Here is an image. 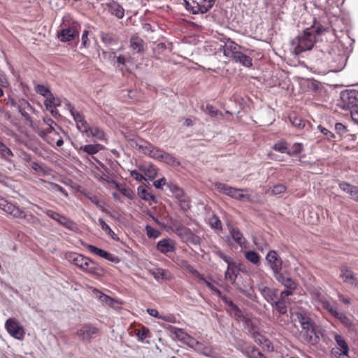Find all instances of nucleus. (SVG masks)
Segmentation results:
<instances>
[{"label":"nucleus","instance_id":"obj_1","mask_svg":"<svg viewBox=\"0 0 358 358\" xmlns=\"http://www.w3.org/2000/svg\"><path fill=\"white\" fill-rule=\"evenodd\" d=\"M294 320L298 322L301 327L299 338L303 343H316L318 337L315 333L311 320L300 313H296Z\"/></svg>","mask_w":358,"mask_h":358},{"label":"nucleus","instance_id":"obj_2","mask_svg":"<svg viewBox=\"0 0 358 358\" xmlns=\"http://www.w3.org/2000/svg\"><path fill=\"white\" fill-rule=\"evenodd\" d=\"M315 41V35L312 29H306L292 41L294 54L298 55L303 52L310 50Z\"/></svg>","mask_w":358,"mask_h":358},{"label":"nucleus","instance_id":"obj_3","mask_svg":"<svg viewBox=\"0 0 358 358\" xmlns=\"http://www.w3.org/2000/svg\"><path fill=\"white\" fill-rule=\"evenodd\" d=\"M215 0H184L187 10L193 14L205 13L213 6Z\"/></svg>","mask_w":358,"mask_h":358},{"label":"nucleus","instance_id":"obj_4","mask_svg":"<svg viewBox=\"0 0 358 358\" xmlns=\"http://www.w3.org/2000/svg\"><path fill=\"white\" fill-rule=\"evenodd\" d=\"M341 107L350 109L358 106V90H346L341 93Z\"/></svg>","mask_w":358,"mask_h":358},{"label":"nucleus","instance_id":"obj_5","mask_svg":"<svg viewBox=\"0 0 358 358\" xmlns=\"http://www.w3.org/2000/svg\"><path fill=\"white\" fill-rule=\"evenodd\" d=\"M265 259L273 272V277L282 272L283 262L275 250H270Z\"/></svg>","mask_w":358,"mask_h":358},{"label":"nucleus","instance_id":"obj_6","mask_svg":"<svg viewBox=\"0 0 358 358\" xmlns=\"http://www.w3.org/2000/svg\"><path fill=\"white\" fill-rule=\"evenodd\" d=\"M0 208L15 218H24L25 213L17 206L0 196Z\"/></svg>","mask_w":358,"mask_h":358},{"label":"nucleus","instance_id":"obj_7","mask_svg":"<svg viewBox=\"0 0 358 358\" xmlns=\"http://www.w3.org/2000/svg\"><path fill=\"white\" fill-rule=\"evenodd\" d=\"M136 147L144 154L159 161L162 159L163 157L162 155L164 152L162 150L155 147L153 145L146 141H144L142 143H136Z\"/></svg>","mask_w":358,"mask_h":358},{"label":"nucleus","instance_id":"obj_8","mask_svg":"<svg viewBox=\"0 0 358 358\" xmlns=\"http://www.w3.org/2000/svg\"><path fill=\"white\" fill-rule=\"evenodd\" d=\"M66 107L69 110L71 116L75 120L78 129L83 133H86L87 135L89 136L88 130L90 129V127L85 121L83 115L80 113L76 111L73 106L69 102L66 103Z\"/></svg>","mask_w":358,"mask_h":358},{"label":"nucleus","instance_id":"obj_9","mask_svg":"<svg viewBox=\"0 0 358 358\" xmlns=\"http://www.w3.org/2000/svg\"><path fill=\"white\" fill-rule=\"evenodd\" d=\"M6 329L8 334L13 338L22 340L24 336V331L22 327L13 318H9L6 322Z\"/></svg>","mask_w":358,"mask_h":358},{"label":"nucleus","instance_id":"obj_10","mask_svg":"<svg viewBox=\"0 0 358 358\" xmlns=\"http://www.w3.org/2000/svg\"><path fill=\"white\" fill-rule=\"evenodd\" d=\"M99 329L91 324H84L78 331L77 335L83 341H90L99 334Z\"/></svg>","mask_w":358,"mask_h":358},{"label":"nucleus","instance_id":"obj_11","mask_svg":"<svg viewBox=\"0 0 358 358\" xmlns=\"http://www.w3.org/2000/svg\"><path fill=\"white\" fill-rule=\"evenodd\" d=\"M45 213L48 217L56 220L67 229L73 230L76 228L75 222L62 215H60L52 210H46Z\"/></svg>","mask_w":358,"mask_h":358},{"label":"nucleus","instance_id":"obj_12","mask_svg":"<svg viewBox=\"0 0 358 358\" xmlns=\"http://www.w3.org/2000/svg\"><path fill=\"white\" fill-rule=\"evenodd\" d=\"M229 236H228V241L229 245L233 244L230 240L231 238L234 241L238 244L242 248H246L248 247V243L238 229L229 227Z\"/></svg>","mask_w":358,"mask_h":358},{"label":"nucleus","instance_id":"obj_13","mask_svg":"<svg viewBox=\"0 0 358 358\" xmlns=\"http://www.w3.org/2000/svg\"><path fill=\"white\" fill-rule=\"evenodd\" d=\"M173 338L177 339L189 346L193 337L187 334L183 329L169 325L167 328Z\"/></svg>","mask_w":358,"mask_h":358},{"label":"nucleus","instance_id":"obj_14","mask_svg":"<svg viewBox=\"0 0 358 358\" xmlns=\"http://www.w3.org/2000/svg\"><path fill=\"white\" fill-rule=\"evenodd\" d=\"M85 247L92 253L96 255L97 256L104 258L113 263H118L120 262V259L117 256L110 254L107 251L99 248L94 245L87 244Z\"/></svg>","mask_w":358,"mask_h":358},{"label":"nucleus","instance_id":"obj_15","mask_svg":"<svg viewBox=\"0 0 358 358\" xmlns=\"http://www.w3.org/2000/svg\"><path fill=\"white\" fill-rule=\"evenodd\" d=\"M79 34L78 29L76 27H69L67 28L62 29L58 34V38L62 42H69L73 40Z\"/></svg>","mask_w":358,"mask_h":358},{"label":"nucleus","instance_id":"obj_16","mask_svg":"<svg viewBox=\"0 0 358 358\" xmlns=\"http://www.w3.org/2000/svg\"><path fill=\"white\" fill-rule=\"evenodd\" d=\"M257 289L264 299L269 303H271L277 296V289L271 288L264 285L263 283L258 284Z\"/></svg>","mask_w":358,"mask_h":358},{"label":"nucleus","instance_id":"obj_17","mask_svg":"<svg viewBox=\"0 0 358 358\" xmlns=\"http://www.w3.org/2000/svg\"><path fill=\"white\" fill-rule=\"evenodd\" d=\"M340 277L343 279V282L349 284L351 286L358 287V278H355L353 271L344 267L341 269Z\"/></svg>","mask_w":358,"mask_h":358},{"label":"nucleus","instance_id":"obj_18","mask_svg":"<svg viewBox=\"0 0 358 358\" xmlns=\"http://www.w3.org/2000/svg\"><path fill=\"white\" fill-rule=\"evenodd\" d=\"M189 347L193 348L196 352L206 356V357H213L212 350L206 346L202 343L196 341L194 338H192L190 342Z\"/></svg>","mask_w":358,"mask_h":358},{"label":"nucleus","instance_id":"obj_19","mask_svg":"<svg viewBox=\"0 0 358 358\" xmlns=\"http://www.w3.org/2000/svg\"><path fill=\"white\" fill-rule=\"evenodd\" d=\"M249 190L247 189H238L232 187L231 192H229V196L242 201H252L250 194H243V192H248Z\"/></svg>","mask_w":358,"mask_h":358},{"label":"nucleus","instance_id":"obj_20","mask_svg":"<svg viewBox=\"0 0 358 358\" xmlns=\"http://www.w3.org/2000/svg\"><path fill=\"white\" fill-rule=\"evenodd\" d=\"M157 249L162 253L166 254L173 252L176 248L174 242L171 239L164 238L157 243Z\"/></svg>","mask_w":358,"mask_h":358},{"label":"nucleus","instance_id":"obj_21","mask_svg":"<svg viewBox=\"0 0 358 358\" xmlns=\"http://www.w3.org/2000/svg\"><path fill=\"white\" fill-rule=\"evenodd\" d=\"M274 278L286 289H296L297 287V283L292 278L285 276L282 272L276 275Z\"/></svg>","mask_w":358,"mask_h":358},{"label":"nucleus","instance_id":"obj_22","mask_svg":"<svg viewBox=\"0 0 358 358\" xmlns=\"http://www.w3.org/2000/svg\"><path fill=\"white\" fill-rule=\"evenodd\" d=\"M110 13L115 15L117 18L122 19L124 15V10L122 6L115 1H111L106 3Z\"/></svg>","mask_w":358,"mask_h":358},{"label":"nucleus","instance_id":"obj_23","mask_svg":"<svg viewBox=\"0 0 358 358\" xmlns=\"http://www.w3.org/2000/svg\"><path fill=\"white\" fill-rule=\"evenodd\" d=\"M334 340L341 350L339 355L348 356L350 348L344 337L342 335L336 334L334 335Z\"/></svg>","mask_w":358,"mask_h":358},{"label":"nucleus","instance_id":"obj_24","mask_svg":"<svg viewBox=\"0 0 358 358\" xmlns=\"http://www.w3.org/2000/svg\"><path fill=\"white\" fill-rule=\"evenodd\" d=\"M66 259L76 265L80 268L82 267L85 261H87V257L76 252H69L66 255Z\"/></svg>","mask_w":358,"mask_h":358},{"label":"nucleus","instance_id":"obj_25","mask_svg":"<svg viewBox=\"0 0 358 358\" xmlns=\"http://www.w3.org/2000/svg\"><path fill=\"white\" fill-rule=\"evenodd\" d=\"M236 46L237 45L234 42L229 39L223 47L224 55L232 58L235 55V53L239 52L237 50Z\"/></svg>","mask_w":358,"mask_h":358},{"label":"nucleus","instance_id":"obj_26","mask_svg":"<svg viewBox=\"0 0 358 358\" xmlns=\"http://www.w3.org/2000/svg\"><path fill=\"white\" fill-rule=\"evenodd\" d=\"M232 59L234 60L236 62H239L242 65L246 67H250L252 66V59L243 54L241 52H238L237 53H235V55L232 57Z\"/></svg>","mask_w":358,"mask_h":358},{"label":"nucleus","instance_id":"obj_27","mask_svg":"<svg viewBox=\"0 0 358 358\" xmlns=\"http://www.w3.org/2000/svg\"><path fill=\"white\" fill-rule=\"evenodd\" d=\"M287 300H282V299L279 298L278 299V301H274L273 300L270 304L280 314L285 315L287 312Z\"/></svg>","mask_w":358,"mask_h":358},{"label":"nucleus","instance_id":"obj_28","mask_svg":"<svg viewBox=\"0 0 358 358\" xmlns=\"http://www.w3.org/2000/svg\"><path fill=\"white\" fill-rule=\"evenodd\" d=\"M130 46L136 52L143 51V41L137 36H132L130 38Z\"/></svg>","mask_w":358,"mask_h":358},{"label":"nucleus","instance_id":"obj_29","mask_svg":"<svg viewBox=\"0 0 358 358\" xmlns=\"http://www.w3.org/2000/svg\"><path fill=\"white\" fill-rule=\"evenodd\" d=\"M80 268L89 273L94 274L97 272L98 266L94 262L87 257V261L84 262Z\"/></svg>","mask_w":358,"mask_h":358},{"label":"nucleus","instance_id":"obj_30","mask_svg":"<svg viewBox=\"0 0 358 358\" xmlns=\"http://www.w3.org/2000/svg\"><path fill=\"white\" fill-rule=\"evenodd\" d=\"M236 263H234L233 265L227 266V269L224 273L225 278L229 280L232 284L235 283L238 275V273L236 271Z\"/></svg>","mask_w":358,"mask_h":358},{"label":"nucleus","instance_id":"obj_31","mask_svg":"<svg viewBox=\"0 0 358 358\" xmlns=\"http://www.w3.org/2000/svg\"><path fill=\"white\" fill-rule=\"evenodd\" d=\"M175 231L183 241H186L191 233L192 232L189 229L185 227L182 224L176 226Z\"/></svg>","mask_w":358,"mask_h":358},{"label":"nucleus","instance_id":"obj_32","mask_svg":"<svg viewBox=\"0 0 358 358\" xmlns=\"http://www.w3.org/2000/svg\"><path fill=\"white\" fill-rule=\"evenodd\" d=\"M0 156L7 162H11L13 153L11 150L0 141Z\"/></svg>","mask_w":358,"mask_h":358},{"label":"nucleus","instance_id":"obj_33","mask_svg":"<svg viewBox=\"0 0 358 358\" xmlns=\"http://www.w3.org/2000/svg\"><path fill=\"white\" fill-rule=\"evenodd\" d=\"M218 296L221 298V299L223 301V302L226 305H227L229 307H230V308L232 311L235 312L236 316H237V317L241 316V312L239 308L235 303H233V301H231V299L230 298H229L226 295H223L222 293H221V296Z\"/></svg>","mask_w":358,"mask_h":358},{"label":"nucleus","instance_id":"obj_34","mask_svg":"<svg viewBox=\"0 0 358 358\" xmlns=\"http://www.w3.org/2000/svg\"><path fill=\"white\" fill-rule=\"evenodd\" d=\"M44 105L47 110H50V108L59 106L61 105V101L50 93L49 96L46 97Z\"/></svg>","mask_w":358,"mask_h":358},{"label":"nucleus","instance_id":"obj_35","mask_svg":"<svg viewBox=\"0 0 358 358\" xmlns=\"http://www.w3.org/2000/svg\"><path fill=\"white\" fill-rule=\"evenodd\" d=\"M289 119L292 124L298 129H302L305 126V121L295 113H291Z\"/></svg>","mask_w":358,"mask_h":358},{"label":"nucleus","instance_id":"obj_36","mask_svg":"<svg viewBox=\"0 0 358 358\" xmlns=\"http://www.w3.org/2000/svg\"><path fill=\"white\" fill-rule=\"evenodd\" d=\"M149 272L152 274V275L156 279H169L170 277L168 275V272L161 268H157L155 269H150Z\"/></svg>","mask_w":358,"mask_h":358},{"label":"nucleus","instance_id":"obj_37","mask_svg":"<svg viewBox=\"0 0 358 358\" xmlns=\"http://www.w3.org/2000/svg\"><path fill=\"white\" fill-rule=\"evenodd\" d=\"M317 298L322 308L334 315L337 310L330 303V302L322 296L318 295Z\"/></svg>","mask_w":358,"mask_h":358},{"label":"nucleus","instance_id":"obj_38","mask_svg":"<svg viewBox=\"0 0 358 358\" xmlns=\"http://www.w3.org/2000/svg\"><path fill=\"white\" fill-rule=\"evenodd\" d=\"M101 149L100 144H89L84 146H81L80 150L86 152L88 155H92L96 154Z\"/></svg>","mask_w":358,"mask_h":358},{"label":"nucleus","instance_id":"obj_39","mask_svg":"<svg viewBox=\"0 0 358 358\" xmlns=\"http://www.w3.org/2000/svg\"><path fill=\"white\" fill-rule=\"evenodd\" d=\"M101 41L106 45H110L116 42V38L113 34L101 31L100 34Z\"/></svg>","mask_w":358,"mask_h":358},{"label":"nucleus","instance_id":"obj_40","mask_svg":"<svg viewBox=\"0 0 358 358\" xmlns=\"http://www.w3.org/2000/svg\"><path fill=\"white\" fill-rule=\"evenodd\" d=\"M245 257L250 262L258 265L260 262V257L256 252L248 250L245 252Z\"/></svg>","mask_w":358,"mask_h":358},{"label":"nucleus","instance_id":"obj_41","mask_svg":"<svg viewBox=\"0 0 358 358\" xmlns=\"http://www.w3.org/2000/svg\"><path fill=\"white\" fill-rule=\"evenodd\" d=\"M203 110L212 117H223L222 113L220 110L216 109L212 105L207 104L205 108H203Z\"/></svg>","mask_w":358,"mask_h":358},{"label":"nucleus","instance_id":"obj_42","mask_svg":"<svg viewBox=\"0 0 358 358\" xmlns=\"http://www.w3.org/2000/svg\"><path fill=\"white\" fill-rule=\"evenodd\" d=\"M99 222L101 229L104 231L109 236H110L114 240L119 239L117 234H115V233L110 229V227L105 222L103 219H99Z\"/></svg>","mask_w":358,"mask_h":358},{"label":"nucleus","instance_id":"obj_43","mask_svg":"<svg viewBox=\"0 0 358 358\" xmlns=\"http://www.w3.org/2000/svg\"><path fill=\"white\" fill-rule=\"evenodd\" d=\"M333 316L347 327H350L352 324L351 320L343 313L336 311Z\"/></svg>","mask_w":358,"mask_h":358},{"label":"nucleus","instance_id":"obj_44","mask_svg":"<svg viewBox=\"0 0 358 358\" xmlns=\"http://www.w3.org/2000/svg\"><path fill=\"white\" fill-rule=\"evenodd\" d=\"M94 294L102 303H106L109 306H112L114 300L110 296L106 295L105 294L101 292L97 289L94 290Z\"/></svg>","mask_w":358,"mask_h":358},{"label":"nucleus","instance_id":"obj_45","mask_svg":"<svg viewBox=\"0 0 358 358\" xmlns=\"http://www.w3.org/2000/svg\"><path fill=\"white\" fill-rule=\"evenodd\" d=\"M162 158L160 161H163L168 164L173 166L180 165V162L173 157L172 155L166 152H164Z\"/></svg>","mask_w":358,"mask_h":358},{"label":"nucleus","instance_id":"obj_46","mask_svg":"<svg viewBox=\"0 0 358 358\" xmlns=\"http://www.w3.org/2000/svg\"><path fill=\"white\" fill-rule=\"evenodd\" d=\"M286 186L283 184H277L273 187L267 193L271 195H278L284 193L286 191Z\"/></svg>","mask_w":358,"mask_h":358},{"label":"nucleus","instance_id":"obj_47","mask_svg":"<svg viewBox=\"0 0 358 358\" xmlns=\"http://www.w3.org/2000/svg\"><path fill=\"white\" fill-rule=\"evenodd\" d=\"M338 186L342 191H343L344 192H346L350 196H352V194L354 191V188H355V187H356V186L352 185L351 184L345 182H339Z\"/></svg>","mask_w":358,"mask_h":358},{"label":"nucleus","instance_id":"obj_48","mask_svg":"<svg viewBox=\"0 0 358 358\" xmlns=\"http://www.w3.org/2000/svg\"><path fill=\"white\" fill-rule=\"evenodd\" d=\"M215 187L218 192L223 193L227 196H229V192H231V189L232 188V187L221 182L215 183Z\"/></svg>","mask_w":358,"mask_h":358},{"label":"nucleus","instance_id":"obj_49","mask_svg":"<svg viewBox=\"0 0 358 358\" xmlns=\"http://www.w3.org/2000/svg\"><path fill=\"white\" fill-rule=\"evenodd\" d=\"M138 192L139 196L143 200H145V201L149 200V199H151L152 201L155 200V196L152 195V194L149 193L145 188L138 187Z\"/></svg>","mask_w":358,"mask_h":358},{"label":"nucleus","instance_id":"obj_50","mask_svg":"<svg viewBox=\"0 0 358 358\" xmlns=\"http://www.w3.org/2000/svg\"><path fill=\"white\" fill-rule=\"evenodd\" d=\"M303 149V145L300 143H295L292 145L291 149L287 152V153L289 155H294L299 154L302 152Z\"/></svg>","mask_w":358,"mask_h":358},{"label":"nucleus","instance_id":"obj_51","mask_svg":"<svg viewBox=\"0 0 358 358\" xmlns=\"http://www.w3.org/2000/svg\"><path fill=\"white\" fill-rule=\"evenodd\" d=\"M35 91L39 94L40 95L44 96V97H47L49 96V94L50 93H52L50 90L49 88L46 87L45 86L43 85H36L35 86Z\"/></svg>","mask_w":358,"mask_h":358},{"label":"nucleus","instance_id":"obj_52","mask_svg":"<svg viewBox=\"0 0 358 358\" xmlns=\"http://www.w3.org/2000/svg\"><path fill=\"white\" fill-rule=\"evenodd\" d=\"M145 231H146L147 236L149 238H157L161 234V233L159 230L155 229L149 225H147L145 227Z\"/></svg>","mask_w":358,"mask_h":358},{"label":"nucleus","instance_id":"obj_53","mask_svg":"<svg viewBox=\"0 0 358 358\" xmlns=\"http://www.w3.org/2000/svg\"><path fill=\"white\" fill-rule=\"evenodd\" d=\"M88 132H90V134L92 136L96 137L99 140H102L104 137V133L103 132V131L97 127H94V128L90 127Z\"/></svg>","mask_w":358,"mask_h":358},{"label":"nucleus","instance_id":"obj_54","mask_svg":"<svg viewBox=\"0 0 358 358\" xmlns=\"http://www.w3.org/2000/svg\"><path fill=\"white\" fill-rule=\"evenodd\" d=\"M210 226L216 229H222V223L219 217L213 215L209 220Z\"/></svg>","mask_w":358,"mask_h":358},{"label":"nucleus","instance_id":"obj_55","mask_svg":"<svg viewBox=\"0 0 358 358\" xmlns=\"http://www.w3.org/2000/svg\"><path fill=\"white\" fill-rule=\"evenodd\" d=\"M239 291L242 294H243L245 296H246L247 297H248L249 299H250L253 301H256L257 299V297L256 294H255L254 290L252 287H250L248 289L239 288Z\"/></svg>","mask_w":358,"mask_h":358},{"label":"nucleus","instance_id":"obj_56","mask_svg":"<svg viewBox=\"0 0 358 358\" xmlns=\"http://www.w3.org/2000/svg\"><path fill=\"white\" fill-rule=\"evenodd\" d=\"M273 149L275 150L278 151L282 153L287 152V143L285 141L278 142L273 145Z\"/></svg>","mask_w":358,"mask_h":358},{"label":"nucleus","instance_id":"obj_57","mask_svg":"<svg viewBox=\"0 0 358 358\" xmlns=\"http://www.w3.org/2000/svg\"><path fill=\"white\" fill-rule=\"evenodd\" d=\"M17 108L18 111L20 113L22 116L25 119V120L31 125L33 123L32 118L31 117L29 114L25 111L24 108H22L21 106H17Z\"/></svg>","mask_w":358,"mask_h":358},{"label":"nucleus","instance_id":"obj_58","mask_svg":"<svg viewBox=\"0 0 358 358\" xmlns=\"http://www.w3.org/2000/svg\"><path fill=\"white\" fill-rule=\"evenodd\" d=\"M148 332V329L145 328V327H142L140 329L136 330V336L140 340L143 341L147 337Z\"/></svg>","mask_w":358,"mask_h":358},{"label":"nucleus","instance_id":"obj_59","mask_svg":"<svg viewBox=\"0 0 358 358\" xmlns=\"http://www.w3.org/2000/svg\"><path fill=\"white\" fill-rule=\"evenodd\" d=\"M89 31L84 30L81 37V45L84 48L90 46V41L88 39Z\"/></svg>","mask_w":358,"mask_h":358},{"label":"nucleus","instance_id":"obj_60","mask_svg":"<svg viewBox=\"0 0 358 358\" xmlns=\"http://www.w3.org/2000/svg\"><path fill=\"white\" fill-rule=\"evenodd\" d=\"M201 280H202L206 284V285L209 289H210L215 294H216L217 296H221V291L219 289H217L216 287H215L213 284H211L210 282L206 280L204 278H203V279H201Z\"/></svg>","mask_w":358,"mask_h":358},{"label":"nucleus","instance_id":"obj_61","mask_svg":"<svg viewBox=\"0 0 358 358\" xmlns=\"http://www.w3.org/2000/svg\"><path fill=\"white\" fill-rule=\"evenodd\" d=\"M145 174L152 180L157 176V171L153 166H150L145 171Z\"/></svg>","mask_w":358,"mask_h":358},{"label":"nucleus","instance_id":"obj_62","mask_svg":"<svg viewBox=\"0 0 358 358\" xmlns=\"http://www.w3.org/2000/svg\"><path fill=\"white\" fill-rule=\"evenodd\" d=\"M187 243H190L194 245L200 244V238L198 236H196L192 232L191 235H189V238L186 241Z\"/></svg>","mask_w":358,"mask_h":358},{"label":"nucleus","instance_id":"obj_63","mask_svg":"<svg viewBox=\"0 0 358 358\" xmlns=\"http://www.w3.org/2000/svg\"><path fill=\"white\" fill-rule=\"evenodd\" d=\"M335 130L340 136H342L347 131L345 126L341 123H336L335 124Z\"/></svg>","mask_w":358,"mask_h":358},{"label":"nucleus","instance_id":"obj_64","mask_svg":"<svg viewBox=\"0 0 358 358\" xmlns=\"http://www.w3.org/2000/svg\"><path fill=\"white\" fill-rule=\"evenodd\" d=\"M219 257H220L222 259H223L227 264V266L229 265H233L234 263H235L234 262H233L232 259L224 255L223 252H219L217 253Z\"/></svg>","mask_w":358,"mask_h":358}]
</instances>
